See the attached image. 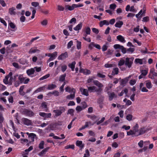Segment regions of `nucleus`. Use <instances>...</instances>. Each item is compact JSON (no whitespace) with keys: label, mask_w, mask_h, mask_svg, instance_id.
Listing matches in <instances>:
<instances>
[{"label":"nucleus","mask_w":157,"mask_h":157,"mask_svg":"<svg viewBox=\"0 0 157 157\" xmlns=\"http://www.w3.org/2000/svg\"><path fill=\"white\" fill-rule=\"evenodd\" d=\"M30 79L26 77H24L22 75H19V81L15 82L14 86L15 87H17L20 83L27 84L29 82Z\"/></svg>","instance_id":"obj_1"},{"label":"nucleus","mask_w":157,"mask_h":157,"mask_svg":"<svg viewBox=\"0 0 157 157\" xmlns=\"http://www.w3.org/2000/svg\"><path fill=\"white\" fill-rule=\"evenodd\" d=\"M22 113L29 117H33L35 113L32 110L27 109H24L21 111Z\"/></svg>","instance_id":"obj_2"},{"label":"nucleus","mask_w":157,"mask_h":157,"mask_svg":"<svg viewBox=\"0 0 157 157\" xmlns=\"http://www.w3.org/2000/svg\"><path fill=\"white\" fill-rule=\"evenodd\" d=\"M87 88L90 92H96L98 94H100L101 93V90L100 89H98V88L95 86H87Z\"/></svg>","instance_id":"obj_3"},{"label":"nucleus","mask_w":157,"mask_h":157,"mask_svg":"<svg viewBox=\"0 0 157 157\" xmlns=\"http://www.w3.org/2000/svg\"><path fill=\"white\" fill-rule=\"evenodd\" d=\"M134 58L133 57L126 58L125 60V65L126 67L130 68L133 63Z\"/></svg>","instance_id":"obj_4"},{"label":"nucleus","mask_w":157,"mask_h":157,"mask_svg":"<svg viewBox=\"0 0 157 157\" xmlns=\"http://www.w3.org/2000/svg\"><path fill=\"white\" fill-rule=\"evenodd\" d=\"M65 109L63 107L59 108V109L54 110L53 112L55 113V117H57L60 116L62 113L64 112Z\"/></svg>","instance_id":"obj_5"},{"label":"nucleus","mask_w":157,"mask_h":157,"mask_svg":"<svg viewBox=\"0 0 157 157\" xmlns=\"http://www.w3.org/2000/svg\"><path fill=\"white\" fill-rule=\"evenodd\" d=\"M114 48L117 49H119L121 50V52L124 53L125 54L126 53V49L124 48V47L122 46H121L119 44H115L114 45Z\"/></svg>","instance_id":"obj_6"},{"label":"nucleus","mask_w":157,"mask_h":157,"mask_svg":"<svg viewBox=\"0 0 157 157\" xmlns=\"http://www.w3.org/2000/svg\"><path fill=\"white\" fill-rule=\"evenodd\" d=\"M93 82L94 84L98 88V89H100L101 90V93L102 91V88L104 87L103 85L98 80H94Z\"/></svg>","instance_id":"obj_7"},{"label":"nucleus","mask_w":157,"mask_h":157,"mask_svg":"<svg viewBox=\"0 0 157 157\" xmlns=\"http://www.w3.org/2000/svg\"><path fill=\"white\" fill-rule=\"evenodd\" d=\"M21 121L24 124L27 126L31 125L32 124L31 121L28 118H23L21 119Z\"/></svg>","instance_id":"obj_8"},{"label":"nucleus","mask_w":157,"mask_h":157,"mask_svg":"<svg viewBox=\"0 0 157 157\" xmlns=\"http://www.w3.org/2000/svg\"><path fill=\"white\" fill-rule=\"evenodd\" d=\"M145 132V129L144 128H142L138 129L134 135L136 136H138L144 134Z\"/></svg>","instance_id":"obj_9"},{"label":"nucleus","mask_w":157,"mask_h":157,"mask_svg":"<svg viewBox=\"0 0 157 157\" xmlns=\"http://www.w3.org/2000/svg\"><path fill=\"white\" fill-rule=\"evenodd\" d=\"M39 115L44 118V120H46V118H51L52 114L50 113H46L44 112H40Z\"/></svg>","instance_id":"obj_10"},{"label":"nucleus","mask_w":157,"mask_h":157,"mask_svg":"<svg viewBox=\"0 0 157 157\" xmlns=\"http://www.w3.org/2000/svg\"><path fill=\"white\" fill-rule=\"evenodd\" d=\"M35 71V70L34 68H31L30 69L26 71V73L30 77H33L34 76L33 75Z\"/></svg>","instance_id":"obj_11"},{"label":"nucleus","mask_w":157,"mask_h":157,"mask_svg":"<svg viewBox=\"0 0 157 157\" xmlns=\"http://www.w3.org/2000/svg\"><path fill=\"white\" fill-rule=\"evenodd\" d=\"M72 93H71L70 95L67 96L66 97L67 99L70 100L73 99L75 97V89H72Z\"/></svg>","instance_id":"obj_12"},{"label":"nucleus","mask_w":157,"mask_h":157,"mask_svg":"<svg viewBox=\"0 0 157 157\" xmlns=\"http://www.w3.org/2000/svg\"><path fill=\"white\" fill-rule=\"evenodd\" d=\"M80 90L81 93L82 94L85 95L86 96H89V90L88 89L83 88H81Z\"/></svg>","instance_id":"obj_13"},{"label":"nucleus","mask_w":157,"mask_h":157,"mask_svg":"<svg viewBox=\"0 0 157 157\" xmlns=\"http://www.w3.org/2000/svg\"><path fill=\"white\" fill-rule=\"evenodd\" d=\"M79 72L85 75H88L90 74V70L86 69H83L82 67L80 68Z\"/></svg>","instance_id":"obj_14"},{"label":"nucleus","mask_w":157,"mask_h":157,"mask_svg":"<svg viewBox=\"0 0 157 157\" xmlns=\"http://www.w3.org/2000/svg\"><path fill=\"white\" fill-rule=\"evenodd\" d=\"M68 55L67 52H65L63 53H62L59 56L58 58L59 60H63L67 57Z\"/></svg>","instance_id":"obj_15"},{"label":"nucleus","mask_w":157,"mask_h":157,"mask_svg":"<svg viewBox=\"0 0 157 157\" xmlns=\"http://www.w3.org/2000/svg\"><path fill=\"white\" fill-rule=\"evenodd\" d=\"M132 76V75H130L128 77L125 78L124 79H122L121 81V84L124 85L126 84L128 82L129 78H131Z\"/></svg>","instance_id":"obj_16"},{"label":"nucleus","mask_w":157,"mask_h":157,"mask_svg":"<svg viewBox=\"0 0 157 157\" xmlns=\"http://www.w3.org/2000/svg\"><path fill=\"white\" fill-rule=\"evenodd\" d=\"M76 145L79 147L80 150H82L84 147V144H82V142L81 141L77 140L76 143Z\"/></svg>","instance_id":"obj_17"},{"label":"nucleus","mask_w":157,"mask_h":157,"mask_svg":"<svg viewBox=\"0 0 157 157\" xmlns=\"http://www.w3.org/2000/svg\"><path fill=\"white\" fill-rule=\"evenodd\" d=\"M15 8L14 7L10 8L9 9V13L12 15H15L16 14V13L15 11Z\"/></svg>","instance_id":"obj_18"},{"label":"nucleus","mask_w":157,"mask_h":157,"mask_svg":"<svg viewBox=\"0 0 157 157\" xmlns=\"http://www.w3.org/2000/svg\"><path fill=\"white\" fill-rule=\"evenodd\" d=\"M49 147H48L44 149L40 153H39V155L40 156H43L48 151V150L49 149Z\"/></svg>","instance_id":"obj_19"},{"label":"nucleus","mask_w":157,"mask_h":157,"mask_svg":"<svg viewBox=\"0 0 157 157\" xmlns=\"http://www.w3.org/2000/svg\"><path fill=\"white\" fill-rule=\"evenodd\" d=\"M9 78H10L9 79V82L10 84H12L13 82H14L13 78V73L12 72H10L9 74L8 75Z\"/></svg>","instance_id":"obj_20"},{"label":"nucleus","mask_w":157,"mask_h":157,"mask_svg":"<svg viewBox=\"0 0 157 157\" xmlns=\"http://www.w3.org/2000/svg\"><path fill=\"white\" fill-rule=\"evenodd\" d=\"M124 63L125 64V61L123 59H121L118 62V66H119L120 68L121 69V70L122 71L125 70V68H122L120 67L123 65Z\"/></svg>","instance_id":"obj_21"},{"label":"nucleus","mask_w":157,"mask_h":157,"mask_svg":"<svg viewBox=\"0 0 157 157\" xmlns=\"http://www.w3.org/2000/svg\"><path fill=\"white\" fill-rule=\"evenodd\" d=\"M145 85L146 87L148 89H150L152 87V85L151 81L147 80L145 81Z\"/></svg>","instance_id":"obj_22"},{"label":"nucleus","mask_w":157,"mask_h":157,"mask_svg":"<svg viewBox=\"0 0 157 157\" xmlns=\"http://www.w3.org/2000/svg\"><path fill=\"white\" fill-rule=\"evenodd\" d=\"M57 56V52H55L52 53H49L48 57H51L53 60L55 59Z\"/></svg>","instance_id":"obj_23"},{"label":"nucleus","mask_w":157,"mask_h":157,"mask_svg":"<svg viewBox=\"0 0 157 157\" xmlns=\"http://www.w3.org/2000/svg\"><path fill=\"white\" fill-rule=\"evenodd\" d=\"M117 38L118 40L121 42L125 43L126 41L124 37L121 35H119L117 36Z\"/></svg>","instance_id":"obj_24"},{"label":"nucleus","mask_w":157,"mask_h":157,"mask_svg":"<svg viewBox=\"0 0 157 157\" xmlns=\"http://www.w3.org/2000/svg\"><path fill=\"white\" fill-rule=\"evenodd\" d=\"M144 59L136 58L135 59V63L136 64H139L140 65L143 64Z\"/></svg>","instance_id":"obj_25"},{"label":"nucleus","mask_w":157,"mask_h":157,"mask_svg":"<svg viewBox=\"0 0 157 157\" xmlns=\"http://www.w3.org/2000/svg\"><path fill=\"white\" fill-rule=\"evenodd\" d=\"M109 25V22L105 20H103L101 21L100 23V26L101 27H102L104 25Z\"/></svg>","instance_id":"obj_26"},{"label":"nucleus","mask_w":157,"mask_h":157,"mask_svg":"<svg viewBox=\"0 0 157 157\" xmlns=\"http://www.w3.org/2000/svg\"><path fill=\"white\" fill-rule=\"evenodd\" d=\"M123 24V22L121 21H118L115 24V26L116 27L120 28Z\"/></svg>","instance_id":"obj_27"},{"label":"nucleus","mask_w":157,"mask_h":157,"mask_svg":"<svg viewBox=\"0 0 157 157\" xmlns=\"http://www.w3.org/2000/svg\"><path fill=\"white\" fill-rule=\"evenodd\" d=\"M75 64L76 62L75 61H73L71 63H69L68 65V66L71 69V70L73 71L74 70L75 65Z\"/></svg>","instance_id":"obj_28"},{"label":"nucleus","mask_w":157,"mask_h":157,"mask_svg":"<svg viewBox=\"0 0 157 157\" xmlns=\"http://www.w3.org/2000/svg\"><path fill=\"white\" fill-rule=\"evenodd\" d=\"M65 8L66 9H68L70 11H71L73 10L75 8V7L74 4H73L71 6L69 5H66L65 6Z\"/></svg>","instance_id":"obj_29"},{"label":"nucleus","mask_w":157,"mask_h":157,"mask_svg":"<svg viewBox=\"0 0 157 157\" xmlns=\"http://www.w3.org/2000/svg\"><path fill=\"white\" fill-rule=\"evenodd\" d=\"M18 62L20 64L23 65L28 63V61L24 58H21L19 59Z\"/></svg>","instance_id":"obj_30"},{"label":"nucleus","mask_w":157,"mask_h":157,"mask_svg":"<svg viewBox=\"0 0 157 157\" xmlns=\"http://www.w3.org/2000/svg\"><path fill=\"white\" fill-rule=\"evenodd\" d=\"M45 89V87L43 86L37 89L36 90H35L33 92V94H36L40 92Z\"/></svg>","instance_id":"obj_31"},{"label":"nucleus","mask_w":157,"mask_h":157,"mask_svg":"<svg viewBox=\"0 0 157 157\" xmlns=\"http://www.w3.org/2000/svg\"><path fill=\"white\" fill-rule=\"evenodd\" d=\"M85 106H84V107H82L80 106H77L76 108V110L77 111V112H79L81 111L83 109H85V108H86V107H87V105H86L85 103Z\"/></svg>","instance_id":"obj_32"},{"label":"nucleus","mask_w":157,"mask_h":157,"mask_svg":"<svg viewBox=\"0 0 157 157\" xmlns=\"http://www.w3.org/2000/svg\"><path fill=\"white\" fill-rule=\"evenodd\" d=\"M82 26V24L80 23L78 24L74 28V29L75 31L79 30L81 29Z\"/></svg>","instance_id":"obj_33"},{"label":"nucleus","mask_w":157,"mask_h":157,"mask_svg":"<svg viewBox=\"0 0 157 157\" xmlns=\"http://www.w3.org/2000/svg\"><path fill=\"white\" fill-rule=\"evenodd\" d=\"M56 87V86L53 84H49L48 85L47 89L48 90H52Z\"/></svg>","instance_id":"obj_34"},{"label":"nucleus","mask_w":157,"mask_h":157,"mask_svg":"<svg viewBox=\"0 0 157 157\" xmlns=\"http://www.w3.org/2000/svg\"><path fill=\"white\" fill-rule=\"evenodd\" d=\"M87 35H88V34H86V33H85L83 34V38L85 40H86L89 42H90L91 41L90 38V37H88V38L86 37Z\"/></svg>","instance_id":"obj_35"},{"label":"nucleus","mask_w":157,"mask_h":157,"mask_svg":"<svg viewBox=\"0 0 157 157\" xmlns=\"http://www.w3.org/2000/svg\"><path fill=\"white\" fill-rule=\"evenodd\" d=\"M6 51L7 53H11L13 52V49L10 46H8L6 48Z\"/></svg>","instance_id":"obj_36"},{"label":"nucleus","mask_w":157,"mask_h":157,"mask_svg":"<svg viewBox=\"0 0 157 157\" xmlns=\"http://www.w3.org/2000/svg\"><path fill=\"white\" fill-rule=\"evenodd\" d=\"M123 101L126 103V105L127 106H129L131 105L132 103L130 100H128L126 98L123 100Z\"/></svg>","instance_id":"obj_37"},{"label":"nucleus","mask_w":157,"mask_h":157,"mask_svg":"<svg viewBox=\"0 0 157 157\" xmlns=\"http://www.w3.org/2000/svg\"><path fill=\"white\" fill-rule=\"evenodd\" d=\"M108 95L109 96V99L110 101H111L115 96V94L113 92L109 93Z\"/></svg>","instance_id":"obj_38"},{"label":"nucleus","mask_w":157,"mask_h":157,"mask_svg":"<svg viewBox=\"0 0 157 157\" xmlns=\"http://www.w3.org/2000/svg\"><path fill=\"white\" fill-rule=\"evenodd\" d=\"M9 25L10 26L11 28L13 29V31H15L16 30V25L15 24L12 22H10L9 24Z\"/></svg>","instance_id":"obj_39"},{"label":"nucleus","mask_w":157,"mask_h":157,"mask_svg":"<svg viewBox=\"0 0 157 157\" xmlns=\"http://www.w3.org/2000/svg\"><path fill=\"white\" fill-rule=\"evenodd\" d=\"M24 88V86H21L20 87L19 90V92L21 95H24L25 94L24 92H23V90Z\"/></svg>","instance_id":"obj_40"},{"label":"nucleus","mask_w":157,"mask_h":157,"mask_svg":"<svg viewBox=\"0 0 157 157\" xmlns=\"http://www.w3.org/2000/svg\"><path fill=\"white\" fill-rule=\"evenodd\" d=\"M93 124H92L91 122L90 121L86 122L85 123V124L84 125V128H86L88 127H89L93 125Z\"/></svg>","instance_id":"obj_41"},{"label":"nucleus","mask_w":157,"mask_h":157,"mask_svg":"<svg viewBox=\"0 0 157 157\" xmlns=\"http://www.w3.org/2000/svg\"><path fill=\"white\" fill-rule=\"evenodd\" d=\"M119 69L118 68H115L113 69V70L112 71V75H117L118 73Z\"/></svg>","instance_id":"obj_42"},{"label":"nucleus","mask_w":157,"mask_h":157,"mask_svg":"<svg viewBox=\"0 0 157 157\" xmlns=\"http://www.w3.org/2000/svg\"><path fill=\"white\" fill-rule=\"evenodd\" d=\"M44 141H41L39 144V148L40 149H43L44 148Z\"/></svg>","instance_id":"obj_43"},{"label":"nucleus","mask_w":157,"mask_h":157,"mask_svg":"<svg viewBox=\"0 0 157 157\" xmlns=\"http://www.w3.org/2000/svg\"><path fill=\"white\" fill-rule=\"evenodd\" d=\"M41 107L45 109L44 111L47 112V105L46 102H43L41 104Z\"/></svg>","instance_id":"obj_44"},{"label":"nucleus","mask_w":157,"mask_h":157,"mask_svg":"<svg viewBox=\"0 0 157 157\" xmlns=\"http://www.w3.org/2000/svg\"><path fill=\"white\" fill-rule=\"evenodd\" d=\"M74 111L75 110L74 109H70L68 110L67 114H70L71 116H73L74 115Z\"/></svg>","instance_id":"obj_45"},{"label":"nucleus","mask_w":157,"mask_h":157,"mask_svg":"<svg viewBox=\"0 0 157 157\" xmlns=\"http://www.w3.org/2000/svg\"><path fill=\"white\" fill-rule=\"evenodd\" d=\"M8 79L9 78L8 75L6 76L5 77V78L3 80V82L6 84H7L9 83H10L9 82V80H8Z\"/></svg>","instance_id":"obj_46"},{"label":"nucleus","mask_w":157,"mask_h":157,"mask_svg":"<svg viewBox=\"0 0 157 157\" xmlns=\"http://www.w3.org/2000/svg\"><path fill=\"white\" fill-rule=\"evenodd\" d=\"M108 43H106L105 44H104L102 48V51L104 52L106 51L108 48Z\"/></svg>","instance_id":"obj_47"},{"label":"nucleus","mask_w":157,"mask_h":157,"mask_svg":"<svg viewBox=\"0 0 157 157\" xmlns=\"http://www.w3.org/2000/svg\"><path fill=\"white\" fill-rule=\"evenodd\" d=\"M95 43L94 42H91L88 45V48L89 49L91 50L93 47H94Z\"/></svg>","instance_id":"obj_48"},{"label":"nucleus","mask_w":157,"mask_h":157,"mask_svg":"<svg viewBox=\"0 0 157 157\" xmlns=\"http://www.w3.org/2000/svg\"><path fill=\"white\" fill-rule=\"evenodd\" d=\"M138 128L139 125L137 124H136L133 127V131L134 133V134H135V133H136L138 129Z\"/></svg>","instance_id":"obj_49"},{"label":"nucleus","mask_w":157,"mask_h":157,"mask_svg":"<svg viewBox=\"0 0 157 157\" xmlns=\"http://www.w3.org/2000/svg\"><path fill=\"white\" fill-rule=\"evenodd\" d=\"M36 135L35 134L33 133H30V136H29L31 138V140L33 142L34 141V138L36 136Z\"/></svg>","instance_id":"obj_50"},{"label":"nucleus","mask_w":157,"mask_h":157,"mask_svg":"<svg viewBox=\"0 0 157 157\" xmlns=\"http://www.w3.org/2000/svg\"><path fill=\"white\" fill-rule=\"evenodd\" d=\"M77 48L78 49H79L81 48V42L80 41H77Z\"/></svg>","instance_id":"obj_51"},{"label":"nucleus","mask_w":157,"mask_h":157,"mask_svg":"<svg viewBox=\"0 0 157 157\" xmlns=\"http://www.w3.org/2000/svg\"><path fill=\"white\" fill-rule=\"evenodd\" d=\"M38 51H39V50L38 49L32 48L30 49L29 52V54H32L33 53H35Z\"/></svg>","instance_id":"obj_52"},{"label":"nucleus","mask_w":157,"mask_h":157,"mask_svg":"<svg viewBox=\"0 0 157 157\" xmlns=\"http://www.w3.org/2000/svg\"><path fill=\"white\" fill-rule=\"evenodd\" d=\"M85 31L86 33L88 35L90 34L91 30L89 27H87L85 28Z\"/></svg>","instance_id":"obj_53"},{"label":"nucleus","mask_w":157,"mask_h":157,"mask_svg":"<svg viewBox=\"0 0 157 157\" xmlns=\"http://www.w3.org/2000/svg\"><path fill=\"white\" fill-rule=\"evenodd\" d=\"M72 89H74L73 88H71L69 86H67L65 88V90L66 92L72 93Z\"/></svg>","instance_id":"obj_54"},{"label":"nucleus","mask_w":157,"mask_h":157,"mask_svg":"<svg viewBox=\"0 0 157 157\" xmlns=\"http://www.w3.org/2000/svg\"><path fill=\"white\" fill-rule=\"evenodd\" d=\"M66 76V74H63L60 76L59 81L61 82L63 81L65 79V77Z\"/></svg>","instance_id":"obj_55"},{"label":"nucleus","mask_w":157,"mask_h":157,"mask_svg":"<svg viewBox=\"0 0 157 157\" xmlns=\"http://www.w3.org/2000/svg\"><path fill=\"white\" fill-rule=\"evenodd\" d=\"M97 76L101 78H104L105 77V75H104L100 72H97Z\"/></svg>","instance_id":"obj_56"},{"label":"nucleus","mask_w":157,"mask_h":157,"mask_svg":"<svg viewBox=\"0 0 157 157\" xmlns=\"http://www.w3.org/2000/svg\"><path fill=\"white\" fill-rule=\"evenodd\" d=\"M75 148V145H67L65 147V149H68L69 148H71L74 149Z\"/></svg>","instance_id":"obj_57"},{"label":"nucleus","mask_w":157,"mask_h":157,"mask_svg":"<svg viewBox=\"0 0 157 157\" xmlns=\"http://www.w3.org/2000/svg\"><path fill=\"white\" fill-rule=\"evenodd\" d=\"M136 80L132 79L130 81L129 83L131 85L133 86L136 84Z\"/></svg>","instance_id":"obj_58"},{"label":"nucleus","mask_w":157,"mask_h":157,"mask_svg":"<svg viewBox=\"0 0 157 157\" xmlns=\"http://www.w3.org/2000/svg\"><path fill=\"white\" fill-rule=\"evenodd\" d=\"M50 76V74H48L40 78V80H42L45 79H46L49 77Z\"/></svg>","instance_id":"obj_59"},{"label":"nucleus","mask_w":157,"mask_h":157,"mask_svg":"<svg viewBox=\"0 0 157 157\" xmlns=\"http://www.w3.org/2000/svg\"><path fill=\"white\" fill-rule=\"evenodd\" d=\"M90 156V153L88 149H86L85 151V153L83 157H89Z\"/></svg>","instance_id":"obj_60"},{"label":"nucleus","mask_w":157,"mask_h":157,"mask_svg":"<svg viewBox=\"0 0 157 157\" xmlns=\"http://www.w3.org/2000/svg\"><path fill=\"white\" fill-rule=\"evenodd\" d=\"M113 64L109 63H107L105 64L104 66L105 68H111L113 67Z\"/></svg>","instance_id":"obj_61"},{"label":"nucleus","mask_w":157,"mask_h":157,"mask_svg":"<svg viewBox=\"0 0 157 157\" xmlns=\"http://www.w3.org/2000/svg\"><path fill=\"white\" fill-rule=\"evenodd\" d=\"M145 9L143 8V10H141L138 14H139V15H142L145 13Z\"/></svg>","instance_id":"obj_62"},{"label":"nucleus","mask_w":157,"mask_h":157,"mask_svg":"<svg viewBox=\"0 0 157 157\" xmlns=\"http://www.w3.org/2000/svg\"><path fill=\"white\" fill-rule=\"evenodd\" d=\"M73 45V42L71 40L67 44V48L69 49L70 48L71 46Z\"/></svg>","instance_id":"obj_63"},{"label":"nucleus","mask_w":157,"mask_h":157,"mask_svg":"<svg viewBox=\"0 0 157 157\" xmlns=\"http://www.w3.org/2000/svg\"><path fill=\"white\" fill-rule=\"evenodd\" d=\"M39 3L37 2H33L31 3L32 6L35 7L39 6Z\"/></svg>","instance_id":"obj_64"}]
</instances>
